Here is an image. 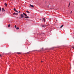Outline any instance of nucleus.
<instances>
[{
	"instance_id": "obj_29",
	"label": "nucleus",
	"mask_w": 74,
	"mask_h": 74,
	"mask_svg": "<svg viewBox=\"0 0 74 74\" xmlns=\"http://www.w3.org/2000/svg\"><path fill=\"white\" fill-rule=\"evenodd\" d=\"M1 56V55H0V57Z\"/></svg>"
},
{
	"instance_id": "obj_20",
	"label": "nucleus",
	"mask_w": 74,
	"mask_h": 74,
	"mask_svg": "<svg viewBox=\"0 0 74 74\" xmlns=\"http://www.w3.org/2000/svg\"><path fill=\"white\" fill-rule=\"evenodd\" d=\"M0 10H1V8H0Z\"/></svg>"
},
{
	"instance_id": "obj_19",
	"label": "nucleus",
	"mask_w": 74,
	"mask_h": 74,
	"mask_svg": "<svg viewBox=\"0 0 74 74\" xmlns=\"http://www.w3.org/2000/svg\"><path fill=\"white\" fill-rule=\"evenodd\" d=\"M72 48H73V49H74V47H73Z\"/></svg>"
},
{
	"instance_id": "obj_30",
	"label": "nucleus",
	"mask_w": 74,
	"mask_h": 74,
	"mask_svg": "<svg viewBox=\"0 0 74 74\" xmlns=\"http://www.w3.org/2000/svg\"><path fill=\"white\" fill-rule=\"evenodd\" d=\"M46 3H47V2L46 1Z\"/></svg>"
},
{
	"instance_id": "obj_15",
	"label": "nucleus",
	"mask_w": 74,
	"mask_h": 74,
	"mask_svg": "<svg viewBox=\"0 0 74 74\" xmlns=\"http://www.w3.org/2000/svg\"><path fill=\"white\" fill-rule=\"evenodd\" d=\"M14 27H15V28H16V25H15Z\"/></svg>"
},
{
	"instance_id": "obj_16",
	"label": "nucleus",
	"mask_w": 74,
	"mask_h": 74,
	"mask_svg": "<svg viewBox=\"0 0 74 74\" xmlns=\"http://www.w3.org/2000/svg\"><path fill=\"white\" fill-rule=\"evenodd\" d=\"M16 29L17 30H18V27H17L16 28Z\"/></svg>"
},
{
	"instance_id": "obj_24",
	"label": "nucleus",
	"mask_w": 74,
	"mask_h": 74,
	"mask_svg": "<svg viewBox=\"0 0 74 74\" xmlns=\"http://www.w3.org/2000/svg\"><path fill=\"white\" fill-rule=\"evenodd\" d=\"M14 10H15V8H14Z\"/></svg>"
},
{
	"instance_id": "obj_22",
	"label": "nucleus",
	"mask_w": 74,
	"mask_h": 74,
	"mask_svg": "<svg viewBox=\"0 0 74 74\" xmlns=\"http://www.w3.org/2000/svg\"><path fill=\"white\" fill-rule=\"evenodd\" d=\"M72 13V11H71V13Z\"/></svg>"
},
{
	"instance_id": "obj_23",
	"label": "nucleus",
	"mask_w": 74,
	"mask_h": 74,
	"mask_svg": "<svg viewBox=\"0 0 74 74\" xmlns=\"http://www.w3.org/2000/svg\"><path fill=\"white\" fill-rule=\"evenodd\" d=\"M18 29H19V28L18 27Z\"/></svg>"
},
{
	"instance_id": "obj_12",
	"label": "nucleus",
	"mask_w": 74,
	"mask_h": 74,
	"mask_svg": "<svg viewBox=\"0 0 74 74\" xmlns=\"http://www.w3.org/2000/svg\"><path fill=\"white\" fill-rule=\"evenodd\" d=\"M63 25H61V26H60V27L61 28H62V27H63Z\"/></svg>"
},
{
	"instance_id": "obj_11",
	"label": "nucleus",
	"mask_w": 74,
	"mask_h": 74,
	"mask_svg": "<svg viewBox=\"0 0 74 74\" xmlns=\"http://www.w3.org/2000/svg\"><path fill=\"white\" fill-rule=\"evenodd\" d=\"M11 25H10L9 24L8 25V27H10V26Z\"/></svg>"
},
{
	"instance_id": "obj_27",
	"label": "nucleus",
	"mask_w": 74,
	"mask_h": 74,
	"mask_svg": "<svg viewBox=\"0 0 74 74\" xmlns=\"http://www.w3.org/2000/svg\"><path fill=\"white\" fill-rule=\"evenodd\" d=\"M38 11H40V10H38Z\"/></svg>"
},
{
	"instance_id": "obj_8",
	"label": "nucleus",
	"mask_w": 74,
	"mask_h": 74,
	"mask_svg": "<svg viewBox=\"0 0 74 74\" xmlns=\"http://www.w3.org/2000/svg\"><path fill=\"white\" fill-rule=\"evenodd\" d=\"M5 5L6 7L7 6V4L6 3H5Z\"/></svg>"
},
{
	"instance_id": "obj_9",
	"label": "nucleus",
	"mask_w": 74,
	"mask_h": 74,
	"mask_svg": "<svg viewBox=\"0 0 74 74\" xmlns=\"http://www.w3.org/2000/svg\"><path fill=\"white\" fill-rule=\"evenodd\" d=\"M1 11H2V12H4V11H5V10H2Z\"/></svg>"
},
{
	"instance_id": "obj_10",
	"label": "nucleus",
	"mask_w": 74,
	"mask_h": 74,
	"mask_svg": "<svg viewBox=\"0 0 74 74\" xmlns=\"http://www.w3.org/2000/svg\"><path fill=\"white\" fill-rule=\"evenodd\" d=\"M27 12V13H28V14H29V13H30V12H29V11H26Z\"/></svg>"
},
{
	"instance_id": "obj_2",
	"label": "nucleus",
	"mask_w": 74,
	"mask_h": 74,
	"mask_svg": "<svg viewBox=\"0 0 74 74\" xmlns=\"http://www.w3.org/2000/svg\"><path fill=\"white\" fill-rule=\"evenodd\" d=\"M21 18H23V17H24V16L22 14H21Z\"/></svg>"
},
{
	"instance_id": "obj_4",
	"label": "nucleus",
	"mask_w": 74,
	"mask_h": 74,
	"mask_svg": "<svg viewBox=\"0 0 74 74\" xmlns=\"http://www.w3.org/2000/svg\"><path fill=\"white\" fill-rule=\"evenodd\" d=\"M14 11H15V12H16L18 13V11L17 10H14Z\"/></svg>"
},
{
	"instance_id": "obj_18",
	"label": "nucleus",
	"mask_w": 74,
	"mask_h": 74,
	"mask_svg": "<svg viewBox=\"0 0 74 74\" xmlns=\"http://www.w3.org/2000/svg\"><path fill=\"white\" fill-rule=\"evenodd\" d=\"M49 5H48V7H49Z\"/></svg>"
},
{
	"instance_id": "obj_21",
	"label": "nucleus",
	"mask_w": 74,
	"mask_h": 74,
	"mask_svg": "<svg viewBox=\"0 0 74 74\" xmlns=\"http://www.w3.org/2000/svg\"><path fill=\"white\" fill-rule=\"evenodd\" d=\"M2 10H4V8H2Z\"/></svg>"
},
{
	"instance_id": "obj_1",
	"label": "nucleus",
	"mask_w": 74,
	"mask_h": 74,
	"mask_svg": "<svg viewBox=\"0 0 74 74\" xmlns=\"http://www.w3.org/2000/svg\"><path fill=\"white\" fill-rule=\"evenodd\" d=\"M23 14L24 15H25V18H26V19H27V18H29V17L27 16V14H25V13H23Z\"/></svg>"
},
{
	"instance_id": "obj_5",
	"label": "nucleus",
	"mask_w": 74,
	"mask_h": 74,
	"mask_svg": "<svg viewBox=\"0 0 74 74\" xmlns=\"http://www.w3.org/2000/svg\"><path fill=\"white\" fill-rule=\"evenodd\" d=\"M45 18H43V20L42 21H44V22H45Z\"/></svg>"
},
{
	"instance_id": "obj_26",
	"label": "nucleus",
	"mask_w": 74,
	"mask_h": 74,
	"mask_svg": "<svg viewBox=\"0 0 74 74\" xmlns=\"http://www.w3.org/2000/svg\"><path fill=\"white\" fill-rule=\"evenodd\" d=\"M0 11H1V10H0Z\"/></svg>"
},
{
	"instance_id": "obj_7",
	"label": "nucleus",
	"mask_w": 74,
	"mask_h": 74,
	"mask_svg": "<svg viewBox=\"0 0 74 74\" xmlns=\"http://www.w3.org/2000/svg\"><path fill=\"white\" fill-rule=\"evenodd\" d=\"M18 54H21V53H21V52H18V53H17Z\"/></svg>"
},
{
	"instance_id": "obj_25",
	"label": "nucleus",
	"mask_w": 74,
	"mask_h": 74,
	"mask_svg": "<svg viewBox=\"0 0 74 74\" xmlns=\"http://www.w3.org/2000/svg\"><path fill=\"white\" fill-rule=\"evenodd\" d=\"M19 12L20 13H21V12H20V11H19Z\"/></svg>"
},
{
	"instance_id": "obj_28",
	"label": "nucleus",
	"mask_w": 74,
	"mask_h": 74,
	"mask_svg": "<svg viewBox=\"0 0 74 74\" xmlns=\"http://www.w3.org/2000/svg\"><path fill=\"white\" fill-rule=\"evenodd\" d=\"M41 62H42V61H41Z\"/></svg>"
},
{
	"instance_id": "obj_17",
	"label": "nucleus",
	"mask_w": 74,
	"mask_h": 74,
	"mask_svg": "<svg viewBox=\"0 0 74 74\" xmlns=\"http://www.w3.org/2000/svg\"><path fill=\"white\" fill-rule=\"evenodd\" d=\"M16 14L17 15H18V13H16Z\"/></svg>"
},
{
	"instance_id": "obj_14",
	"label": "nucleus",
	"mask_w": 74,
	"mask_h": 74,
	"mask_svg": "<svg viewBox=\"0 0 74 74\" xmlns=\"http://www.w3.org/2000/svg\"><path fill=\"white\" fill-rule=\"evenodd\" d=\"M70 3H69V7L70 6Z\"/></svg>"
},
{
	"instance_id": "obj_3",
	"label": "nucleus",
	"mask_w": 74,
	"mask_h": 74,
	"mask_svg": "<svg viewBox=\"0 0 74 74\" xmlns=\"http://www.w3.org/2000/svg\"><path fill=\"white\" fill-rule=\"evenodd\" d=\"M46 26H47L45 25H42V27H45Z\"/></svg>"
},
{
	"instance_id": "obj_6",
	"label": "nucleus",
	"mask_w": 74,
	"mask_h": 74,
	"mask_svg": "<svg viewBox=\"0 0 74 74\" xmlns=\"http://www.w3.org/2000/svg\"><path fill=\"white\" fill-rule=\"evenodd\" d=\"M30 6L31 7H34V6H33V5H30Z\"/></svg>"
},
{
	"instance_id": "obj_13",
	"label": "nucleus",
	"mask_w": 74,
	"mask_h": 74,
	"mask_svg": "<svg viewBox=\"0 0 74 74\" xmlns=\"http://www.w3.org/2000/svg\"><path fill=\"white\" fill-rule=\"evenodd\" d=\"M15 14H16V13H13V15H15Z\"/></svg>"
}]
</instances>
